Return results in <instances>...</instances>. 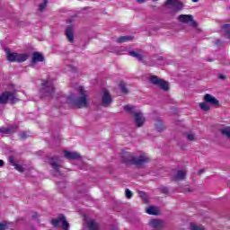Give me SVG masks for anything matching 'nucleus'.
Returning <instances> with one entry per match:
<instances>
[{
	"mask_svg": "<svg viewBox=\"0 0 230 230\" xmlns=\"http://www.w3.org/2000/svg\"><path fill=\"white\" fill-rule=\"evenodd\" d=\"M47 4H48V0H43V3L39 5V11L40 12H44V10L46 9Z\"/></svg>",
	"mask_w": 230,
	"mask_h": 230,
	"instance_id": "c756f323",
	"label": "nucleus"
},
{
	"mask_svg": "<svg viewBox=\"0 0 230 230\" xmlns=\"http://www.w3.org/2000/svg\"><path fill=\"white\" fill-rule=\"evenodd\" d=\"M19 102V99L17 98V95H15L13 93L10 92H4L1 95V103H17Z\"/></svg>",
	"mask_w": 230,
	"mask_h": 230,
	"instance_id": "423d86ee",
	"label": "nucleus"
},
{
	"mask_svg": "<svg viewBox=\"0 0 230 230\" xmlns=\"http://www.w3.org/2000/svg\"><path fill=\"white\" fill-rule=\"evenodd\" d=\"M204 102H206L209 105H212L213 107H218V105L220 104V102L217 101V99L209 93L205 94Z\"/></svg>",
	"mask_w": 230,
	"mask_h": 230,
	"instance_id": "9d476101",
	"label": "nucleus"
},
{
	"mask_svg": "<svg viewBox=\"0 0 230 230\" xmlns=\"http://www.w3.org/2000/svg\"><path fill=\"white\" fill-rule=\"evenodd\" d=\"M199 0H192V3H198Z\"/></svg>",
	"mask_w": 230,
	"mask_h": 230,
	"instance_id": "ea45409f",
	"label": "nucleus"
},
{
	"mask_svg": "<svg viewBox=\"0 0 230 230\" xmlns=\"http://www.w3.org/2000/svg\"><path fill=\"white\" fill-rule=\"evenodd\" d=\"M128 55L130 57H134V58H137V60L139 61H142L143 60V55L139 52H136V51H129L128 52Z\"/></svg>",
	"mask_w": 230,
	"mask_h": 230,
	"instance_id": "4be33fe9",
	"label": "nucleus"
},
{
	"mask_svg": "<svg viewBox=\"0 0 230 230\" xmlns=\"http://www.w3.org/2000/svg\"><path fill=\"white\" fill-rule=\"evenodd\" d=\"M122 161L126 164H135L136 166H143V164H146V163L150 161V158L145 154L136 156L132 153L126 152L122 155Z\"/></svg>",
	"mask_w": 230,
	"mask_h": 230,
	"instance_id": "f03ea898",
	"label": "nucleus"
},
{
	"mask_svg": "<svg viewBox=\"0 0 230 230\" xmlns=\"http://www.w3.org/2000/svg\"><path fill=\"white\" fill-rule=\"evenodd\" d=\"M126 197L127 199H132V191L128 189H126Z\"/></svg>",
	"mask_w": 230,
	"mask_h": 230,
	"instance_id": "473e14b6",
	"label": "nucleus"
},
{
	"mask_svg": "<svg viewBox=\"0 0 230 230\" xmlns=\"http://www.w3.org/2000/svg\"><path fill=\"white\" fill-rule=\"evenodd\" d=\"M124 110L127 111V112H131V114H134L135 118V123L137 127H143L145 125V115H143V112L140 111H136V108L130 105L124 106Z\"/></svg>",
	"mask_w": 230,
	"mask_h": 230,
	"instance_id": "20e7f679",
	"label": "nucleus"
},
{
	"mask_svg": "<svg viewBox=\"0 0 230 230\" xmlns=\"http://www.w3.org/2000/svg\"><path fill=\"white\" fill-rule=\"evenodd\" d=\"M199 109H201V111H208L211 109V107L209 106L208 102L204 101L203 102L199 103Z\"/></svg>",
	"mask_w": 230,
	"mask_h": 230,
	"instance_id": "b1692460",
	"label": "nucleus"
},
{
	"mask_svg": "<svg viewBox=\"0 0 230 230\" xmlns=\"http://www.w3.org/2000/svg\"><path fill=\"white\" fill-rule=\"evenodd\" d=\"M0 166H1V160H0Z\"/></svg>",
	"mask_w": 230,
	"mask_h": 230,
	"instance_id": "c03bdc74",
	"label": "nucleus"
},
{
	"mask_svg": "<svg viewBox=\"0 0 230 230\" xmlns=\"http://www.w3.org/2000/svg\"><path fill=\"white\" fill-rule=\"evenodd\" d=\"M150 82L160 87L163 91H170V84L163 79H159V77L155 75L150 77Z\"/></svg>",
	"mask_w": 230,
	"mask_h": 230,
	"instance_id": "39448f33",
	"label": "nucleus"
},
{
	"mask_svg": "<svg viewBox=\"0 0 230 230\" xmlns=\"http://www.w3.org/2000/svg\"><path fill=\"white\" fill-rule=\"evenodd\" d=\"M13 132H15V129L13 128H1L2 134H13Z\"/></svg>",
	"mask_w": 230,
	"mask_h": 230,
	"instance_id": "a878e982",
	"label": "nucleus"
},
{
	"mask_svg": "<svg viewBox=\"0 0 230 230\" xmlns=\"http://www.w3.org/2000/svg\"><path fill=\"white\" fill-rule=\"evenodd\" d=\"M190 230H206L203 226H198L195 223L190 224Z\"/></svg>",
	"mask_w": 230,
	"mask_h": 230,
	"instance_id": "cd10ccee",
	"label": "nucleus"
},
{
	"mask_svg": "<svg viewBox=\"0 0 230 230\" xmlns=\"http://www.w3.org/2000/svg\"><path fill=\"white\" fill-rule=\"evenodd\" d=\"M222 33L228 39H230V25L229 24H225L222 26Z\"/></svg>",
	"mask_w": 230,
	"mask_h": 230,
	"instance_id": "412c9836",
	"label": "nucleus"
},
{
	"mask_svg": "<svg viewBox=\"0 0 230 230\" xmlns=\"http://www.w3.org/2000/svg\"><path fill=\"white\" fill-rule=\"evenodd\" d=\"M146 213H147V215H160L161 210H159L157 207L151 206L146 209Z\"/></svg>",
	"mask_w": 230,
	"mask_h": 230,
	"instance_id": "f3484780",
	"label": "nucleus"
},
{
	"mask_svg": "<svg viewBox=\"0 0 230 230\" xmlns=\"http://www.w3.org/2000/svg\"><path fill=\"white\" fill-rule=\"evenodd\" d=\"M78 95H75L71 93L67 99V103H71L74 107H77V109H83L85 107H89V93L85 91L84 86H79L77 88Z\"/></svg>",
	"mask_w": 230,
	"mask_h": 230,
	"instance_id": "f257e3e1",
	"label": "nucleus"
},
{
	"mask_svg": "<svg viewBox=\"0 0 230 230\" xmlns=\"http://www.w3.org/2000/svg\"><path fill=\"white\" fill-rule=\"evenodd\" d=\"M138 195L146 204H148V197L146 196V193H145V191H138Z\"/></svg>",
	"mask_w": 230,
	"mask_h": 230,
	"instance_id": "bb28decb",
	"label": "nucleus"
},
{
	"mask_svg": "<svg viewBox=\"0 0 230 230\" xmlns=\"http://www.w3.org/2000/svg\"><path fill=\"white\" fill-rule=\"evenodd\" d=\"M183 179H186V171H178L173 175V181H183Z\"/></svg>",
	"mask_w": 230,
	"mask_h": 230,
	"instance_id": "a211bd4d",
	"label": "nucleus"
},
{
	"mask_svg": "<svg viewBox=\"0 0 230 230\" xmlns=\"http://www.w3.org/2000/svg\"><path fill=\"white\" fill-rule=\"evenodd\" d=\"M3 164H4V162H3V160H1V166H3Z\"/></svg>",
	"mask_w": 230,
	"mask_h": 230,
	"instance_id": "58836bf2",
	"label": "nucleus"
},
{
	"mask_svg": "<svg viewBox=\"0 0 230 230\" xmlns=\"http://www.w3.org/2000/svg\"><path fill=\"white\" fill-rule=\"evenodd\" d=\"M0 230H1V223H0Z\"/></svg>",
	"mask_w": 230,
	"mask_h": 230,
	"instance_id": "37998d69",
	"label": "nucleus"
},
{
	"mask_svg": "<svg viewBox=\"0 0 230 230\" xmlns=\"http://www.w3.org/2000/svg\"><path fill=\"white\" fill-rule=\"evenodd\" d=\"M10 227H12V223H6V222L1 223V230L10 229Z\"/></svg>",
	"mask_w": 230,
	"mask_h": 230,
	"instance_id": "c85d7f7f",
	"label": "nucleus"
},
{
	"mask_svg": "<svg viewBox=\"0 0 230 230\" xmlns=\"http://www.w3.org/2000/svg\"><path fill=\"white\" fill-rule=\"evenodd\" d=\"M66 35L69 42H75V36L73 34V27L68 26L66 30Z\"/></svg>",
	"mask_w": 230,
	"mask_h": 230,
	"instance_id": "6ab92c4d",
	"label": "nucleus"
},
{
	"mask_svg": "<svg viewBox=\"0 0 230 230\" xmlns=\"http://www.w3.org/2000/svg\"><path fill=\"white\" fill-rule=\"evenodd\" d=\"M187 139H188L189 141H195V135H193V134H188V135H187Z\"/></svg>",
	"mask_w": 230,
	"mask_h": 230,
	"instance_id": "f704fd0d",
	"label": "nucleus"
},
{
	"mask_svg": "<svg viewBox=\"0 0 230 230\" xmlns=\"http://www.w3.org/2000/svg\"><path fill=\"white\" fill-rule=\"evenodd\" d=\"M220 133H221V135L224 136V137L230 140V127L229 126L222 128L220 129Z\"/></svg>",
	"mask_w": 230,
	"mask_h": 230,
	"instance_id": "aec40b11",
	"label": "nucleus"
},
{
	"mask_svg": "<svg viewBox=\"0 0 230 230\" xmlns=\"http://www.w3.org/2000/svg\"><path fill=\"white\" fill-rule=\"evenodd\" d=\"M50 164L52 165L54 170H58V164H57V162L53 161V159L51 160Z\"/></svg>",
	"mask_w": 230,
	"mask_h": 230,
	"instance_id": "72a5a7b5",
	"label": "nucleus"
},
{
	"mask_svg": "<svg viewBox=\"0 0 230 230\" xmlns=\"http://www.w3.org/2000/svg\"><path fill=\"white\" fill-rule=\"evenodd\" d=\"M0 103H1V94H0Z\"/></svg>",
	"mask_w": 230,
	"mask_h": 230,
	"instance_id": "79ce46f5",
	"label": "nucleus"
},
{
	"mask_svg": "<svg viewBox=\"0 0 230 230\" xmlns=\"http://www.w3.org/2000/svg\"><path fill=\"white\" fill-rule=\"evenodd\" d=\"M52 226L54 227H60L63 230H69V223L66 220L64 215H61L56 219H52Z\"/></svg>",
	"mask_w": 230,
	"mask_h": 230,
	"instance_id": "0eeeda50",
	"label": "nucleus"
},
{
	"mask_svg": "<svg viewBox=\"0 0 230 230\" xmlns=\"http://www.w3.org/2000/svg\"><path fill=\"white\" fill-rule=\"evenodd\" d=\"M9 163L12 166H14V169H16L17 172H20V173H22V172H24V167L17 164V162H15L13 157H9Z\"/></svg>",
	"mask_w": 230,
	"mask_h": 230,
	"instance_id": "2eb2a0df",
	"label": "nucleus"
},
{
	"mask_svg": "<svg viewBox=\"0 0 230 230\" xmlns=\"http://www.w3.org/2000/svg\"><path fill=\"white\" fill-rule=\"evenodd\" d=\"M155 128L158 132L163 130V122H161V120H158L157 124H155Z\"/></svg>",
	"mask_w": 230,
	"mask_h": 230,
	"instance_id": "7c9ffc66",
	"label": "nucleus"
},
{
	"mask_svg": "<svg viewBox=\"0 0 230 230\" xmlns=\"http://www.w3.org/2000/svg\"><path fill=\"white\" fill-rule=\"evenodd\" d=\"M112 103V97H111V93L109 92L105 91L102 95V105L103 107H109Z\"/></svg>",
	"mask_w": 230,
	"mask_h": 230,
	"instance_id": "f8f14e48",
	"label": "nucleus"
},
{
	"mask_svg": "<svg viewBox=\"0 0 230 230\" xmlns=\"http://www.w3.org/2000/svg\"><path fill=\"white\" fill-rule=\"evenodd\" d=\"M178 21L180 22H183L184 24H188V22H191V26L193 28H197V22L193 20V15L191 14H181L178 17Z\"/></svg>",
	"mask_w": 230,
	"mask_h": 230,
	"instance_id": "1a4fd4ad",
	"label": "nucleus"
},
{
	"mask_svg": "<svg viewBox=\"0 0 230 230\" xmlns=\"http://www.w3.org/2000/svg\"><path fill=\"white\" fill-rule=\"evenodd\" d=\"M43 92L47 94H51L55 91V87H53V83L50 81H47L42 84Z\"/></svg>",
	"mask_w": 230,
	"mask_h": 230,
	"instance_id": "9b49d317",
	"label": "nucleus"
},
{
	"mask_svg": "<svg viewBox=\"0 0 230 230\" xmlns=\"http://www.w3.org/2000/svg\"><path fill=\"white\" fill-rule=\"evenodd\" d=\"M4 52L6 54V58L8 62H18V63H22L26 62L28 60V54L26 53H17V52H12L10 49H5Z\"/></svg>",
	"mask_w": 230,
	"mask_h": 230,
	"instance_id": "7ed1b4c3",
	"label": "nucleus"
},
{
	"mask_svg": "<svg viewBox=\"0 0 230 230\" xmlns=\"http://www.w3.org/2000/svg\"><path fill=\"white\" fill-rule=\"evenodd\" d=\"M164 222L160 219H151L149 221L150 227H153V229H160V227H163Z\"/></svg>",
	"mask_w": 230,
	"mask_h": 230,
	"instance_id": "ddd939ff",
	"label": "nucleus"
},
{
	"mask_svg": "<svg viewBox=\"0 0 230 230\" xmlns=\"http://www.w3.org/2000/svg\"><path fill=\"white\" fill-rule=\"evenodd\" d=\"M219 78L224 79V75H219Z\"/></svg>",
	"mask_w": 230,
	"mask_h": 230,
	"instance_id": "a19ab883",
	"label": "nucleus"
},
{
	"mask_svg": "<svg viewBox=\"0 0 230 230\" xmlns=\"http://www.w3.org/2000/svg\"><path fill=\"white\" fill-rule=\"evenodd\" d=\"M38 62H44V56L40 52H34L32 54L31 64H37Z\"/></svg>",
	"mask_w": 230,
	"mask_h": 230,
	"instance_id": "4468645a",
	"label": "nucleus"
},
{
	"mask_svg": "<svg viewBox=\"0 0 230 230\" xmlns=\"http://www.w3.org/2000/svg\"><path fill=\"white\" fill-rule=\"evenodd\" d=\"M165 6H168V9L171 10V13H176V12H181L182 9V3L177 0H167Z\"/></svg>",
	"mask_w": 230,
	"mask_h": 230,
	"instance_id": "6e6552de",
	"label": "nucleus"
},
{
	"mask_svg": "<svg viewBox=\"0 0 230 230\" xmlns=\"http://www.w3.org/2000/svg\"><path fill=\"white\" fill-rule=\"evenodd\" d=\"M21 137H22V139H24V137H26V133H22V134H21Z\"/></svg>",
	"mask_w": 230,
	"mask_h": 230,
	"instance_id": "c9c22d12",
	"label": "nucleus"
},
{
	"mask_svg": "<svg viewBox=\"0 0 230 230\" xmlns=\"http://www.w3.org/2000/svg\"><path fill=\"white\" fill-rule=\"evenodd\" d=\"M88 227H89L90 230H98V229H100V226L97 223L93 222V221H90L88 223Z\"/></svg>",
	"mask_w": 230,
	"mask_h": 230,
	"instance_id": "393cba45",
	"label": "nucleus"
},
{
	"mask_svg": "<svg viewBox=\"0 0 230 230\" xmlns=\"http://www.w3.org/2000/svg\"><path fill=\"white\" fill-rule=\"evenodd\" d=\"M65 157L66 159H80V154L76 153V152H70V151H65Z\"/></svg>",
	"mask_w": 230,
	"mask_h": 230,
	"instance_id": "dca6fc26",
	"label": "nucleus"
},
{
	"mask_svg": "<svg viewBox=\"0 0 230 230\" xmlns=\"http://www.w3.org/2000/svg\"><path fill=\"white\" fill-rule=\"evenodd\" d=\"M153 1H158V0H153Z\"/></svg>",
	"mask_w": 230,
	"mask_h": 230,
	"instance_id": "a18cd8bd",
	"label": "nucleus"
},
{
	"mask_svg": "<svg viewBox=\"0 0 230 230\" xmlns=\"http://www.w3.org/2000/svg\"><path fill=\"white\" fill-rule=\"evenodd\" d=\"M119 88H120L121 92H122L124 94H127L128 91H127V86L125 85V84L120 83V84H119Z\"/></svg>",
	"mask_w": 230,
	"mask_h": 230,
	"instance_id": "2f4dec72",
	"label": "nucleus"
},
{
	"mask_svg": "<svg viewBox=\"0 0 230 230\" xmlns=\"http://www.w3.org/2000/svg\"><path fill=\"white\" fill-rule=\"evenodd\" d=\"M134 39V37L132 36H121L119 37L117 41L118 42H129V40H132Z\"/></svg>",
	"mask_w": 230,
	"mask_h": 230,
	"instance_id": "5701e85b",
	"label": "nucleus"
},
{
	"mask_svg": "<svg viewBox=\"0 0 230 230\" xmlns=\"http://www.w3.org/2000/svg\"><path fill=\"white\" fill-rule=\"evenodd\" d=\"M220 42H221L220 40H217V44H220Z\"/></svg>",
	"mask_w": 230,
	"mask_h": 230,
	"instance_id": "4c0bfd02",
	"label": "nucleus"
},
{
	"mask_svg": "<svg viewBox=\"0 0 230 230\" xmlns=\"http://www.w3.org/2000/svg\"><path fill=\"white\" fill-rule=\"evenodd\" d=\"M146 0H137V3H145Z\"/></svg>",
	"mask_w": 230,
	"mask_h": 230,
	"instance_id": "e433bc0d",
	"label": "nucleus"
}]
</instances>
